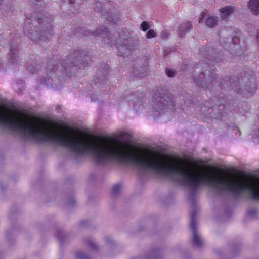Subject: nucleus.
Listing matches in <instances>:
<instances>
[{
	"mask_svg": "<svg viewBox=\"0 0 259 259\" xmlns=\"http://www.w3.org/2000/svg\"><path fill=\"white\" fill-rule=\"evenodd\" d=\"M198 55L200 59L207 61L201 60L196 64L193 70V79L198 86L207 88L215 78L214 71L209 65H215L223 59L215 55L214 50L211 46L201 47Z\"/></svg>",
	"mask_w": 259,
	"mask_h": 259,
	"instance_id": "nucleus-1",
	"label": "nucleus"
},
{
	"mask_svg": "<svg viewBox=\"0 0 259 259\" xmlns=\"http://www.w3.org/2000/svg\"><path fill=\"white\" fill-rule=\"evenodd\" d=\"M25 33L33 41H46L52 35V25L50 21L41 17H27L23 27Z\"/></svg>",
	"mask_w": 259,
	"mask_h": 259,
	"instance_id": "nucleus-2",
	"label": "nucleus"
},
{
	"mask_svg": "<svg viewBox=\"0 0 259 259\" xmlns=\"http://www.w3.org/2000/svg\"><path fill=\"white\" fill-rule=\"evenodd\" d=\"M220 37V42L224 48L235 55H242L243 51L238 44L240 39L232 29L222 30Z\"/></svg>",
	"mask_w": 259,
	"mask_h": 259,
	"instance_id": "nucleus-3",
	"label": "nucleus"
},
{
	"mask_svg": "<svg viewBox=\"0 0 259 259\" xmlns=\"http://www.w3.org/2000/svg\"><path fill=\"white\" fill-rule=\"evenodd\" d=\"M243 80H236L230 78L229 81L228 79L225 80V83H221L222 88L224 89H232L235 91L240 93L244 97L248 98L253 96L256 90V84L255 83L250 81L247 82L245 86H241Z\"/></svg>",
	"mask_w": 259,
	"mask_h": 259,
	"instance_id": "nucleus-4",
	"label": "nucleus"
},
{
	"mask_svg": "<svg viewBox=\"0 0 259 259\" xmlns=\"http://www.w3.org/2000/svg\"><path fill=\"white\" fill-rule=\"evenodd\" d=\"M154 107L159 113L172 110L175 106L172 95L169 93H160L156 98Z\"/></svg>",
	"mask_w": 259,
	"mask_h": 259,
	"instance_id": "nucleus-5",
	"label": "nucleus"
},
{
	"mask_svg": "<svg viewBox=\"0 0 259 259\" xmlns=\"http://www.w3.org/2000/svg\"><path fill=\"white\" fill-rule=\"evenodd\" d=\"M70 64L79 66V68L89 64L91 57L84 51L76 50L70 56Z\"/></svg>",
	"mask_w": 259,
	"mask_h": 259,
	"instance_id": "nucleus-6",
	"label": "nucleus"
},
{
	"mask_svg": "<svg viewBox=\"0 0 259 259\" xmlns=\"http://www.w3.org/2000/svg\"><path fill=\"white\" fill-rule=\"evenodd\" d=\"M139 39L138 37H127L123 38L121 44L119 46V50L122 52V55H127L131 50L136 48L139 45Z\"/></svg>",
	"mask_w": 259,
	"mask_h": 259,
	"instance_id": "nucleus-7",
	"label": "nucleus"
},
{
	"mask_svg": "<svg viewBox=\"0 0 259 259\" xmlns=\"http://www.w3.org/2000/svg\"><path fill=\"white\" fill-rule=\"evenodd\" d=\"M108 30L105 27H101V29H98L95 31L90 30H84L82 31V34L84 35L94 37H100L105 39L106 43L109 44L113 40V37L110 34H107Z\"/></svg>",
	"mask_w": 259,
	"mask_h": 259,
	"instance_id": "nucleus-8",
	"label": "nucleus"
},
{
	"mask_svg": "<svg viewBox=\"0 0 259 259\" xmlns=\"http://www.w3.org/2000/svg\"><path fill=\"white\" fill-rule=\"evenodd\" d=\"M64 61H61V63L58 64H52L51 61L49 62V64L47 67V74L48 77L51 78L54 74H56V72L60 71L62 72L67 73L70 70V66L68 65V62H64Z\"/></svg>",
	"mask_w": 259,
	"mask_h": 259,
	"instance_id": "nucleus-9",
	"label": "nucleus"
},
{
	"mask_svg": "<svg viewBox=\"0 0 259 259\" xmlns=\"http://www.w3.org/2000/svg\"><path fill=\"white\" fill-rule=\"evenodd\" d=\"M196 211L194 210L191 214L190 228L192 231V244L194 247H201L203 245L202 239L197 233L195 222Z\"/></svg>",
	"mask_w": 259,
	"mask_h": 259,
	"instance_id": "nucleus-10",
	"label": "nucleus"
},
{
	"mask_svg": "<svg viewBox=\"0 0 259 259\" xmlns=\"http://www.w3.org/2000/svg\"><path fill=\"white\" fill-rule=\"evenodd\" d=\"M108 65L107 64L103 65V67L99 68L95 79V82L96 83H102L104 81L108 73Z\"/></svg>",
	"mask_w": 259,
	"mask_h": 259,
	"instance_id": "nucleus-11",
	"label": "nucleus"
},
{
	"mask_svg": "<svg viewBox=\"0 0 259 259\" xmlns=\"http://www.w3.org/2000/svg\"><path fill=\"white\" fill-rule=\"evenodd\" d=\"M18 51V45L15 44H12L9 54V60L13 64L17 65L20 62L19 57L17 55Z\"/></svg>",
	"mask_w": 259,
	"mask_h": 259,
	"instance_id": "nucleus-12",
	"label": "nucleus"
},
{
	"mask_svg": "<svg viewBox=\"0 0 259 259\" xmlns=\"http://www.w3.org/2000/svg\"><path fill=\"white\" fill-rule=\"evenodd\" d=\"M238 10L234 6H227L220 9V13L222 16H228L237 14Z\"/></svg>",
	"mask_w": 259,
	"mask_h": 259,
	"instance_id": "nucleus-13",
	"label": "nucleus"
},
{
	"mask_svg": "<svg viewBox=\"0 0 259 259\" xmlns=\"http://www.w3.org/2000/svg\"><path fill=\"white\" fill-rule=\"evenodd\" d=\"M248 7L254 15H259V0H249Z\"/></svg>",
	"mask_w": 259,
	"mask_h": 259,
	"instance_id": "nucleus-14",
	"label": "nucleus"
},
{
	"mask_svg": "<svg viewBox=\"0 0 259 259\" xmlns=\"http://www.w3.org/2000/svg\"><path fill=\"white\" fill-rule=\"evenodd\" d=\"M217 17H200L199 19V23H202L205 22L207 26L209 27H212L215 26L217 23L218 20Z\"/></svg>",
	"mask_w": 259,
	"mask_h": 259,
	"instance_id": "nucleus-15",
	"label": "nucleus"
},
{
	"mask_svg": "<svg viewBox=\"0 0 259 259\" xmlns=\"http://www.w3.org/2000/svg\"><path fill=\"white\" fill-rule=\"evenodd\" d=\"M192 27V25L191 22L187 21L184 23H182L180 25L179 29L180 30L179 35L181 37H183L185 34L191 29Z\"/></svg>",
	"mask_w": 259,
	"mask_h": 259,
	"instance_id": "nucleus-16",
	"label": "nucleus"
},
{
	"mask_svg": "<svg viewBox=\"0 0 259 259\" xmlns=\"http://www.w3.org/2000/svg\"><path fill=\"white\" fill-rule=\"evenodd\" d=\"M94 9L95 11L97 12L96 13L94 14L95 15H101L104 16H108L111 14L108 9H103L100 6L97 5L96 7L94 8Z\"/></svg>",
	"mask_w": 259,
	"mask_h": 259,
	"instance_id": "nucleus-17",
	"label": "nucleus"
},
{
	"mask_svg": "<svg viewBox=\"0 0 259 259\" xmlns=\"http://www.w3.org/2000/svg\"><path fill=\"white\" fill-rule=\"evenodd\" d=\"M41 67V65L39 63L33 62L31 65L28 66V71L32 73H36L40 68Z\"/></svg>",
	"mask_w": 259,
	"mask_h": 259,
	"instance_id": "nucleus-18",
	"label": "nucleus"
},
{
	"mask_svg": "<svg viewBox=\"0 0 259 259\" xmlns=\"http://www.w3.org/2000/svg\"><path fill=\"white\" fill-rule=\"evenodd\" d=\"M146 67L142 66L141 67L140 69H138V68L135 69L133 71V73L135 75L139 77H143L146 74Z\"/></svg>",
	"mask_w": 259,
	"mask_h": 259,
	"instance_id": "nucleus-19",
	"label": "nucleus"
},
{
	"mask_svg": "<svg viewBox=\"0 0 259 259\" xmlns=\"http://www.w3.org/2000/svg\"><path fill=\"white\" fill-rule=\"evenodd\" d=\"M159 250L154 249L151 251L149 254L146 256V259H157L160 255Z\"/></svg>",
	"mask_w": 259,
	"mask_h": 259,
	"instance_id": "nucleus-20",
	"label": "nucleus"
},
{
	"mask_svg": "<svg viewBox=\"0 0 259 259\" xmlns=\"http://www.w3.org/2000/svg\"><path fill=\"white\" fill-rule=\"evenodd\" d=\"M121 189V185L120 184H117L114 185L112 189V194L113 196H116L120 192Z\"/></svg>",
	"mask_w": 259,
	"mask_h": 259,
	"instance_id": "nucleus-21",
	"label": "nucleus"
},
{
	"mask_svg": "<svg viewBox=\"0 0 259 259\" xmlns=\"http://www.w3.org/2000/svg\"><path fill=\"white\" fill-rule=\"evenodd\" d=\"M84 241L89 246H90L91 248H92L94 250H97L98 246L94 243V242L92 240V239L90 238H86L84 240Z\"/></svg>",
	"mask_w": 259,
	"mask_h": 259,
	"instance_id": "nucleus-22",
	"label": "nucleus"
},
{
	"mask_svg": "<svg viewBox=\"0 0 259 259\" xmlns=\"http://www.w3.org/2000/svg\"><path fill=\"white\" fill-rule=\"evenodd\" d=\"M105 240L106 242V246L110 248L114 246L115 244L114 242L112 240V238L109 236H106L105 237Z\"/></svg>",
	"mask_w": 259,
	"mask_h": 259,
	"instance_id": "nucleus-23",
	"label": "nucleus"
},
{
	"mask_svg": "<svg viewBox=\"0 0 259 259\" xmlns=\"http://www.w3.org/2000/svg\"><path fill=\"white\" fill-rule=\"evenodd\" d=\"M78 259H90L89 255L82 251H78L76 254Z\"/></svg>",
	"mask_w": 259,
	"mask_h": 259,
	"instance_id": "nucleus-24",
	"label": "nucleus"
},
{
	"mask_svg": "<svg viewBox=\"0 0 259 259\" xmlns=\"http://www.w3.org/2000/svg\"><path fill=\"white\" fill-rule=\"evenodd\" d=\"M165 73L168 77H174L176 74V71L175 70L171 69L170 68H166Z\"/></svg>",
	"mask_w": 259,
	"mask_h": 259,
	"instance_id": "nucleus-25",
	"label": "nucleus"
},
{
	"mask_svg": "<svg viewBox=\"0 0 259 259\" xmlns=\"http://www.w3.org/2000/svg\"><path fill=\"white\" fill-rule=\"evenodd\" d=\"M156 35V34L153 29H150L146 33V37L148 39L154 38Z\"/></svg>",
	"mask_w": 259,
	"mask_h": 259,
	"instance_id": "nucleus-26",
	"label": "nucleus"
},
{
	"mask_svg": "<svg viewBox=\"0 0 259 259\" xmlns=\"http://www.w3.org/2000/svg\"><path fill=\"white\" fill-rule=\"evenodd\" d=\"M141 28L142 30L145 31L150 28L149 24L146 21H143L141 24Z\"/></svg>",
	"mask_w": 259,
	"mask_h": 259,
	"instance_id": "nucleus-27",
	"label": "nucleus"
},
{
	"mask_svg": "<svg viewBox=\"0 0 259 259\" xmlns=\"http://www.w3.org/2000/svg\"><path fill=\"white\" fill-rule=\"evenodd\" d=\"M257 213V209L256 208H251L248 210L247 212L248 215L250 217H254Z\"/></svg>",
	"mask_w": 259,
	"mask_h": 259,
	"instance_id": "nucleus-28",
	"label": "nucleus"
},
{
	"mask_svg": "<svg viewBox=\"0 0 259 259\" xmlns=\"http://www.w3.org/2000/svg\"><path fill=\"white\" fill-rule=\"evenodd\" d=\"M62 235H63V232H62V230L58 229L56 231V236L58 238V239H59L60 240V241H62Z\"/></svg>",
	"mask_w": 259,
	"mask_h": 259,
	"instance_id": "nucleus-29",
	"label": "nucleus"
},
{
	"mask_svg": "<svg viewBox=\"0 0 259 259\" xmlns=\"http://www.w3.org/2000/svg\"><path fill=\"white\" fill-rule=\"evenodd\" d=\"M82 0H69L70 3L71 4H79Z\"/></svg>",
	"mask_w": 259,
	"mask_h": 259,
	"instance_id": "nucleus-30",
	"label": "nucleus"
},
{
	"mask_svg": "<svg viewBox=\"0 0 259 259\" xmlns=\"http://www.w3.org/2000/svg\"><path fill=\"white\" fill-rule=\"evenodd\" d=\"M75 204V200L73 198H71L70 201H68V205L73 206Z\"/></svg>",
	"mask_w": 259,
	"mask_h": 259,
	"instance_id": "nucleus-31",
	"label": "nucleus"
},
{
	"mask_svg": "<svg viewBox=\"0 0 259 259\" xmlns=\"http://www.w3.org/2000/svg\"><path fill=\"white\" fill-rule=\"evenodd\" d=\"M256 37L259 45V31L257 32Z\"/></svg>",
	"mask_w": 259,
	"mask_h": 259,
	"instance_id": "nucleus-32",
	"label": "nucleus"
},
{
	"mask_svg": "<svg viewBox=\"0 0 259 259\" xmlns=\"http://www.w3.org/2000/svg\"><path fill=\"white\" fill-rule=\"evenodd\" d=\"M87 223V222H86V221H83V222H82L81 223V225H82V226H85V223Z\"/></svg>",
	"mask_w": 259,
	"mask_h": 259,
	"instance_id": "nucleus-33",
	"label": "nucleus"
},
{
	"mask_svg": "<svg viewBox=\"0 0 259 259\" xmlns=\"http://www.w3.org/2000/svg\"><path fill=\"white\" fill-rule=\"evenodd\" d=\"M226 18H227V17H222V18H224V19H226Z\"/></svg>",
	"mask_w": 259,
	"mask_h": 259,
	"instance_id": "nucleus-34",
	"label": "nucleus"
},
{
	"mask_svg": "<svg viewBox=\"0 0 259 259\" xmlns=\"http://www.w3.org/2000/svg\"><path fill=\"white\" fill-rule=\"evenodd\" d=\"M120 37H121V38H122V34H121Z\"/></svg>",
	"mask_w": 259,
	"mask_h": 259,
	"instance_id": "nucleus-35",
	"label": "nucleus"
}]
</instances>
